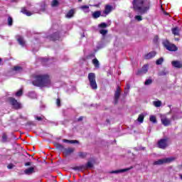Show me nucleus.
<instances>
[{
	"label": "nucleus",
	"mask_w": 182,
	"mask_h": 182,
	"mask_svg": "<svg viewBox=\"0 0 182 182\" xmlns=\"http://www.w3.org/2000/svg\"><path fill=\"white\" fill-rule=\"evenodd\" d=\"M133 8L141 15L146 14L150 9L149 0H134L132 2Z\"/></svg>",
	"instance_id": "f257e3e1"
},
{
	"label": "nucleus",
	"mask_w": 182,
	"mask_h": 182,
	"mask_svg": "<svg viewBox=\"0 0 182 182\" xmlns=\"http://www.w3.org/2000/svg\"><path fill=\"white\" fill-rule=\"evenodd\" d=\"M32 84L37 87H46L50 85V78L48 75H36Z\"/></svg>",
	"instance_id": "f03ea898"
},
{
	"label": "nucleus",
	"mask_w": 182,
	"mask_h": 182,
	"mask_svg": "<svg viewBox=\"0 0 182 182\" xmlns=\"http://www.w3.org/2000/svg\"><path fill=\"white\" fill-rule=\"evenodd\" d=\"M7 100L10 103V105L13 106V109H15L16 110H19V109H22V105H21V102H18V100H16L15 98L9 97Z\"/></svg>",
	"instance_id": "7ed1b4c3"
},
{
	"label": "nucleus",
	"mask_w": 182,
	"mask_h": 182,
	"mask_svg": "<svg viewBox=\"0 0 182 182\" xmlns=\"http://www.w3.org/2000/svg\"><path fill=\"white\" fill-rule=\"evenodd\" d=\"M176 158L174 157H169V158H164L162 159H159L154 162V166H160L161 164H166L167 163H171V161H174Z\"/></svg>",
	"instance_id": "20e7f679"
},
{
	"label": "nucleus",
	"mask_w": 182,
	"mask_h": 182,
	"mask_svg": "<svg viewBox=\"0 0 182 182\" xmlns=\"http://www.w3.org/2000/svg\"><path fill=\"white\" fill-rule=\"evenodd\" d=\"M163 44L164 46L166 47L167 50H170L171 52H176L178 50L177 46H176V45L170 43V42H168V41L167 40L164 41L163 42Z\"/></svg>",
	"instance_id": "39448f33"
},
{
	"label": "nucleus",
	"mask_w": 182,
	"mask_h": 182,
	"mask_svg": "<svg viewBox=\"0 0 182 182\" xmlns=\"http://www.w3.org/2000/svg\"><path fill=\"white\" fill-rule=\"evenodd\" d=\"M48 38L50 41H53V42L59 41L60 39V32H55L53 34L48 36Z\"/></svg>",
	"instance_id": "423d86ee"
},
{
	"label": "nucleus",
	"mask_w": 182,
	"mask_h": 182,
	"mask_svg": "<svg viewBox=\"0 0 182 182\" xmlns=\"http://www.w3.org/2000/svg\"><path fill=\"white\" fill-rule=\"evenodd\" d=\"M75 148H64V150L63 151V154L65 157H68V156H70L72 153H74Z\"/></svg>",
	"instance_id": "0eeeda50"
},
{
	"label": "nucleus",
	"mask_w": 182,
	"mask_h": 182,
	"mask_svg": "<svg viewBox=\"0 0 182 182\" xmlns=\"http://www.w3.org/2000/svg\"><path fill=\"white\" fill-rule=\"evenodd\" d=\"M113 9V7L110 5H106L105 11L102 13V16H107L110 12H112V10Z\"/></svg>",
	"instance_id": "6e6552de"
},
{
	"label": "nucleus",
	"mask_w": 182,
	"mask_h": 182,
	"mask_svg": "<svg viewBox=\"0 0 182 182\" xmlns=\"http://www.w3.org/2000/svg\"><path fill=\"white\" fill-rule=\"evenodd\" d=\"M158 146L159 149H166L167 147V139H161L158 142Z\"/></svg>",
	"instance_id": "1a4fd4ad"
},
{
	"label": "nucleus",
	"mask_w": 182,
	"mask_h": 182,
	"mask_svg": "<svg viewBox=\"0 0 182 182\" xmlns=\"http://www.w3.org/2000/svg\"><path fill=\"white\" fill-rule=\"evenodd\" d=\"M161 123L162 124H164V126H169L170 123H171V121L170 119H168L167 117H166V116L162 115L161 117Z\"/></svg>",
	"instance_id": "9d476101"
},
{
	"label": "nucleus",
	"mask_w": 182,
	"mask_h": 182,
	"mask_svg": "<svg viewBox=\"0 0 182 182\" xmlns=\"http://www.w3.org/2000/svg\"><path fill=\"white\" fill-rule=\"evenodd\" d=\"M149 71V65H144L142 68L138 70L137 75H146V73Z\"/></svg>",
	"instance_id": "9b49d317"
},
{
	"label": "nucleus",
	"mask_w": 182,
	"mask_h": 182,
	"mask_svg": "<svg viewBox=\"0 0 182 182\" xmlns=\"http://www.w3.org/2000/svg\"><path fill=\"white\" fill-rule=\"evenodd\" d=\"M132 168H133V167L112 171H110L109 173L110 174H119V173H124L126 171H129V170H132Z\"/></svg>",
	"instance_id": "f8f14e48"
},
{
	"label": "nucleus",
	"mask_w": 182,
	"mask_h": 182,
	"mask_svg": "<svg viewBox=\"0 0 182 182\" xmlns=\"http://www.w3.org/2000/svg\"><path fill=\"white\" fill-rule=\"evenodd\" d=\"M35 173V168L31 166L24 170V174L26 176H31Z\"/></svg>",
	"instance_id": "ddd939ff"
},
{
	"label": "nucleus",
	"mask_w": 182,
	"mask_h": 182,
	"mask_svg": "<svg viewBox=\"0 0 182 182\" xmlns=\"http://www.w3.org/2000/svg\"><path fill=\"white\" fill-rule=\"evenodd\" d=\"M92 89H97V84L96 83V75L92 73Z\"/></svg>",
	"instance_id": "4468645a"
},
{
	"label": "nucleus",
	"mask_w": 182,
	"mask_h": 182,
	"mask_svg": "<svg viewBox=\"0 0 182 182\" xmlns=\"http://www.w3.org/2000/svg\"><path fill=\"white\" fill-rule=\"evenodd\" d=\"M119 97H120V87H117V90L114 94V104H117L119 101Z\"/></svg>",
	"instance_id": "2eb2a0df"
},
{
	"label": "nucleus",
	"mask_w": 182,
	"mask_h": 182,
	"mask_svg": "<svg viewBox=\"0 0 182 182\" xmlns=\"http://www.w3.org/2000/svg\"><path fill=\"white\" fill-rule=\"evenodd\" d=\"M181 31V28L178 27H174L171 28V32L173 35L175 36H178L180 35V31Z\"/></svg>",
	"instance_id": "dca6fc26"
},
{
	"label": "nucleus",
	"mask_w": 182,
	"mask_h": 182,
	"mask_svg": "<svg viewBox=\"0 0 182 182\" xmlns=\"http://www.w3.org/2000/svg\"><path fill=\"white\" fill-rule=\"evenodd\" d=\"M17 42H18V44L23 47L25 46L26 42L25 40L23 39V37L21 36H17Z\"/></svg>",
	"instance_id": "f3484780"
},
{
	"label": "nucleus",
	"mask_w": 182,
	"mask_h": 182,
	"mask_svg": "<svg viewBox=\"0 0 182 182\" xmlns=\"http://www.w3.org/2000/svg\"><path fill=\"white\" fill-rule=\"evenodd\" d=\"M154 56H156V51H151L144 55V59H152V58H154Z\"/></svg>",
	"instance_id": "a211bd4d"
},
{
	"label": "nucleus",
	"mask_w": 182,
	"mask_h": 182,
	"mask_svg": "<svg viewBox=\"0 0 182 182\" xmlns=\"http://www.w3.org/2000/svg\"><path fill=\"white\" fill-rule=\"evenodd\" d=\"M92 64L94 65L95 70H97V69L100 68V63L99 62L98 59L94 58L92 60Z\"/></svg>",
	"instance_id": "6ab92c4d"
},
{
	"label": "nucleus",
	"mask_w": 182,
	"mask_h": 182,
	"mask_svg": "<svg viewBox=\"0 0 182 182\" xmlns=\"http://www.w3.org/2000/svg\"><path fill=\"white\" fill-rule=\"evenodd\" d=\"M171 64L174 68H182V63L180 61H177V60L172 61Z\"/></svg>",
	"instance_id": "aec40b11"
},
{
	"label": "nucleus",
	"mask_w": 182,
	"mask_h": 182,
	"mask_svg": "<svg viewBox=\"0 0 182 182\" xmlns=\"http://www.w3.org/2000/svg\"><path fill=\"white\" fill-rule=\"evenodd\" d=\"M63 143H69L70 144H79V141L77 140H69L63 139Z\"/></svg>",
	"instance_id": "412c9836"
},
{
	"label": "nucleus",
	"mask_w": 182,
	"mask_h": 182,
	"mask_svg": "<svg viewBox=\"0 0 182 182\" xmlns=\"http://www.w3.org/2000/svg\"><path fill=\"white\" fill-rule=\"evenodd\" d=\"M102 16V12L100 11H97L92 14V18L94 19H97V18H100Z\"/></svg>",
	"instance_id": "4be33fe9"
},
{
	"label": "nucleus",
	"mask_w": 182,
	"mask_h": 182,
	"mask_svg": "<svg viewBox=\"0 0 182 182\" xmlns=\"http://www.w3.org/2000/svg\"><path fill=\"white\" fill-rule=\"evenodd\" d=\"M21 12L24 15H26L27 16H31V15H32V13H31V11H27L26 7H23L21 9Z\"/></svg>",
	"instance_id": "5701e85b"
},
{
	"label": "nucleus",
	"mask_w": 182,
	"mask_h": 182,
	"mask_svg": "<svg viewBox=\"0 0 182 182\" xmlns=\"http://www.w3.org/2000/svg\"><path fill=\"white\" fill-rule=\"evenodd\" d=\"M86 168V166H75L73 168V170H75V171H82V170H85Z\"/></svg>",
	"instance_id": "b1692460"
},
{
	"label": "nucleus",
	"mask_w": 182,
	"mask_h": 182,
	"mask_svg": "<svg viewBox=\"0 0 182 182\" xmlns=\"http://www.w3.org/2000/svg\"><path fill=\"white\" fill-rule=\"evenodd\" d=\"M75 15V10L70 9L66 14V18H72Z\"/></svg>",
	"instance_id": "393cba45"
},
{
	"label": "nucleus",
	"mask_w": 182,
	"mask_h": 182,
	"mask_svg": "<svg viewBox=\"0 0 182 182\" xmlns=\"http://www.w3.org/2000/svg\"><path fill=\"white\" fill-rule=\"evenodd\" d=\"M55 146L56 147V149H58V150H60L63 152V150H65V146H63V145L59 144V143H56L55 144Z\"/></svg>",
	"instance_id": "a878e982"
},
{
	"label": "nucleus",
	"mask_w": 182,
	"mask_h": 182,
	"mask_svg": "<svg viewBox=\"0 0 182 182\" xmlns=\"http://www.w3.org/2000/svg\"><path fill=\"white\" fill-rule=\"evenodd\" d=\"M2 143H6L8 141V135H6V133L4 132L2 134Z\"/></svg>",
	"instance_id": "bb28decb"
},
{
	"label": "nucleus",
	"mask_w": 182,
	"mask_h": 182,
	"mask_svg": "<svg viewBox=\"0 0 182 182\" xmlns=\"http://www.w3.org/2000/svg\"><path fill=\"white\" fill-rule=\"evenodd\" d=\"M87 156V153H86V152H79L78 153V157H80V159H86Z\"/></svg>",
	"instance_id": "cd10ccee"
},
{
	"label": "nucleus",
	"mask_w": 182,
	"mask_h": 182,
	"mask_svg": "<svg viewBox=\"0 0 182 182\" xmlns=\"http://www.w3.org/2000/svg\"><path fill=\"white\" fill-rule=\"evenodd\" d=\"M137 120L139 123H143L144 121V115L143 114H139Z\"/></svg>",
	"instance_id": "c85d7f7f"
},
{
	"label": "nucleus",
	"mask_w": 182,
	"mask_h": 182,
	"mask_svg": "<svg viewBox=\"0 0 182 182\" xmlns=\"http://www.w3.org/2000/svg\"><path fill=\"white\" fill-rule=\"evenodd\" d=\"M111 22L109 21L108 23H102L99 25L100 28H107V26H110Z\"/></svg>",
	"instance_id": "c756f323"
},
{
	"label": "nucleus",
	"mask_w": 182,
	"mask_h": 182,
	"mask_svg": "<svg viewBox=\"0 0 182 182\" xmlns=\"http://www.w3.org/2000/svg\"><path fill=\"white\" fill-rule=\"evenodd\" d=\"M7 21L9 26H12L14 23V19L12 18V17L9 16Z\"/></svg>",
	"instance_id": "7c9ffc66"
},
{
	"label": "nucleus",
	"mask_w": 182,
	"mask_h": 182,
	"mask_svg": "<svg viewBox=\"0 0 182 182\" xmlns=\"http://www.w3.org/2000/svg\"><path fill=\"white\" fill-rule=\"evenodd\" d=\"M153 105L154 106H155V107H160V106H161V101L158 100L153 102Z\"/></svg>",
	"instance_id": "2f4dec72"
},
{
	"label": "nucleus",
	"mask_w": 182,
	"mask_h": 182,
	"mask_svg": "<svg viewBox=\"0 0 182 182\" xmlns=\"http://www.w3.org/2000/svg\"><path fill=\"white\" fill-rule=\"evenodd\" d=\"M149 120L152 123H157V119H156V116H154V115H151L149 117Z\"/></svg>",
	"instance_id": "473e14b6"
},
{
	"label": "nucleus",
	"mask_w": 182,
	"mask_h": 182,
	"mask_svg": "<svg viewBox=\"0 0 182 182\" xmlns=\"http://www.w3.org/2000/svg\"><path fill=\"white\" fill-rule=\"evenodd\" d=\"M23 95V90H19L16 92V97H21V96H22Z\"/></svg>",
	"instance_id": "72a5a7b5"
},
{
	"label": "nucleus",
	"mask_w": 182,
	"mask_h": 182,
	"mask_svg": "<svg viewBox=\"0 0 182 182\" xmlns=\"http://www.w3.org/2000/svg\"><path fill=\"white\" fill-rule=\"evenodd\" d=\"M167 74H168V71H167L166 70H164L159 73V76H166V75H167Z\"/></svg>",
	"instance_id": "f704fd0d"
},
{
	"label": "nucleus",
	"mask_w": 182,
	"mask_h": 182,
	"mask_svg": "<svg viewBox=\"0 0 182 182\" xmlns=\"http://www.w3.org/2000/svg\"><path fill=\"white\" fill-rule=\"evenodd\" d=\"M80 9H82L84 12H89V6H82Z\"/></svg>",
	"instance_id": "c9c22d12"
},
{
	"label": "nucleus",
	"mask_w": 182,
	"mask_h": 182,
	"mask_svg": "<svg viewBox=\"0 0 182 182\" xmlns=\"http://www.w3.org/2000/svg\"><path fill=\"white\" fill-rule=\"evenodd\" d=\"M13 70H15V72H19L21 70H22V67L21 66H14V68H13Z\"/></svg>",
	"instance_id": "e433bc0d"
},
{
	"label": "nucleus",
	"mask_w": 182,
	"mask_h": 182,
	"mask_svg": "<svg viewBox=\"0 0 182 182\" xmlns=\"http://www.w3.org/2000/svg\"><path fill=\"white\" fill-rule=\"evenodd\" d=\"M100 33H101V35H102V36H105V35H106L107 33V30L101 29V30H100Z\"/></svg>",
	"instance_id": "4c0bfd02"
},
{
	"label": "nucleus",
	"mask_w": 182,
	"mask_h": 182,
	"mask_svg": "<svg viewBox=\"0 0 182 182\" xmlns=\"http://www.w3.org/2000/svg\"><path fill=\"white\" fill-rule=\"evenodd\" d=\"M59 5V1L58 0H53L52 2V6H58Z\"/></svg>",
	"instance_id": "58836bf2"
},
{
	"label": "nucleus",
	"mask_w": 182,
	"mask_h": 182,
	"mask_svg": "<svg viewBox=\"0 0 182 182\" xmlns=\"http://www.w3.org/2000/svg\"><path fill=\"white\" fill-rule=\"evenodd\" d=\"M164 60L163 59V58H159V59H158V60H156V63L157 65H161V63H163Z\"/></svg>",
	"instance_id": "ea45409f"
},
{
	"label": "nucleus",
	"mask_w": 182,
	"mask_h": 182,
	"mask_svg": "<svg viewBox=\"0 0 182 182\" xmlns=\"http://www.w3.org/2000/svg\"><path fill=\"white\" fill-rule=\"evenodd\" d=\"M88 79H89V82H90V86H92V73H90L88 74Z\"/></svg>",
	"instance_id": "a19ab883"
},
{
	"label": "nucleus",
	"mask_w": 182,
	"mask_h": 182,
	"mask_svg": "<svg viewBox=\"0 0 182 182\" xmlns=\"http://www.w3.org/2000/svg\"><path fill=\"white\" fill-rule=\"evenodd\" d=\"M152 82H153V80H151V79H148L145 81V85H151Z\"/></svg>",
	"instance_id": "79ce46f5"
},
{
	"label": "nucleus",
	"mask_w": 182,
	"mask_h": 182,
	"mask_svg": "<svg viewBox=\"0 0 182 182\" xmlns=\"http://www.w3.org/2000/svg\"><path fill=\"white\" fill-rule=\"evenodd\" d=\"M56 105H57L58 107H60V99L58 98L56 100Z\"/></svg>",
	"instance_id": "37998d69"
},
{
	"label": "nucleus",
	"mask_w": 182,
	"mask_h": 182,
	"mask_svg": "<svg viewBox=\"0 0 182 182\" xmlns=\"http://www.w3.org/2000/svg\"><path fill=\"white\" fill-rule=\"evenodd\" d=\"M135 19H136V21H139L143 20V18H141V16H135Z\"/></svg>",
	"instance_id": "c03bdc74"
},
{
	"label": "nucleus",
	"mask_w": 182,
	"mask_h": 182,
	"mask_svg": "<svg viewBox=\"0 0 182 182\" xmlns=\"http://www.w3.org/2000/svg\"><path fill=\"white\" fill-rule=\"evenodd\" d=\"M7 168H9V170L14 168V164H10L7 166Z\"/></svg>",
	"instance_id": "a18cd8bd"
},
{
	"label": "nucleus",
	"mask_w": 182,
	"mask_h": 182,
	"mask_svg": "<svg viewBox=\"0 0 182 182\" xmlns=\"http://www.w3.org/2000/svg\"><path fill=\"white\" fill-rule=\"evenodd\" d=\"M24 166H25L26 167H28V166H32V162H26V163L24 164Z\"/></svg>",
	"instance_id": "49530a36"
},
{
	"label": "nucleus",
	"mask_w": 182,
	"mask_h": 182,
	"mask_svg": "<svg viewBox=\"0 0 182 182\" xmlns=\"http://www.w3.org/2000/svg\"><path fill=\"white\" fill-rule=\"evenodd\" d=\"M36 120H38V122H41V121L43 120V118H42L41 117H36Z\"/></svg>",
	"instance_id": "de8ad7c7"
},
{
	"label": "nucleus",
	"mask_w": 182,
	"mask_h": 182,
	"mask_svg": "<svg viewBox=\"0 0 182 182\" xmlns=\"http://www.w3.org/2000/svg\"><path fill=\"white\" fill-rule=\"evenodd\" d=\"M87 167H89L90 168L92 167V161H88L87 162Z\"/></svg>",
	"instance_id": "09e8293b"
},
{
	"label": "nucleus",
	"mask_w": 182,
	"mask_h": 182,
	"mask_svg": "<svg viewBox=\"0 0 182 182\" xmlns=\"http://www.w3.org/2000/svg\"><path fill=\"white\" fill-rule=\"evenodd\" d=\"M83 120V117L81 116L80 117L77 119V122H82Z\"/></svg>",
	"instance_id": "8fccbe9b"
},
{
	"label": "nucleus",
	"mask_w": 182,
	"mask_h": 182,
	"mask_svg": "<svg viewBox=\"0 0 182 182\" xmlns=\"http://www.w3.org/2000/svg\"><path fill=\"white\" fill-rule=\"evenodd\" d=\"M92 6H95V8H99V6H100V4H93Z\"/></svg>",
	"instance_id": "3c124183"
},
{
	"label": "nucleus",
	"mask_w": 182,
	"mask_h": 182,
	"mask_svg": "<svg viewBox=\"0 0 182 182\" xmlns=\"http://www.w3.org/2000/svg\"><path fill=\"white\" fill-rule=\"evenodd\" d=\"M41 60L42 62H48V59L46 58H42Z\"/></svg>",
	"instance_id": "603ef678"
},
{
	"label": "nucleus",
	"mask_w": 182,
	"mask_h": 182,
	"mask_svg": "<svg viewBox=\"0 0 182 182\" xmlns=\"http://www.w3.org/2000/svg\"><path fill=\"white\" fill-rule=\"evenodd\" d=\"M81 37L85 38V33H82V34H81Z\"/></svg>",
	"instance_id": "864d4df0"
},
{
	"label": "nucleus",
	"mask_w": 182,
	"mask_h": 182,
	"mask_svg": "<svg viewBox=\"0 0 182 182\" xmlns=\"http://www.w3.org/2000/svg\"><path fill=\"white\" fill-rule=\"evenodd\" d=\"M180 178L182 180V174L179 175Z\"/></svg>",
	"instance_id": "5fc2aeb1"
},
{
	"label": "nucleus",
	"mask_w": 182,
	"mask_h": 182,
	"mask_svg": "<svg viewBox=\"0 0 182 182\" xmlns=\"http://www.w3.org/2000/svg\"><path fill=\"white\" fill-rule=\"evenodd\" d=\"M155 39H156V41H157V39H159V37H158V36H156V37H155Z\"/></svg>",
	"instance_id": "6e6d98bb"
},
{
	"label": "nucleus",
	"mask_w": 182,
	"mask_h": 182,
	"mask_svg": "<svg viewBox=\"0 0 182 182\" xmlns=\"http://www.w3.org/2000/svg\"><path fill=\"white\" fill-rule=\"evenodd\" d=\"M107 124H109V119H107Z\"/></svg>",
	"instance_id": "4d7b16f0"
},
{
	"label": "nucleus",
	"mask_w": 182,
	"mask_h": 182,
	"mask_svg": "<svg viewBox=\"0 0 182 182\" xmlns=\"http://www.w3.org/2000/svg\"><path fill=\"white\" fill-rule=\"evenodd\" d=\"M172 119H173V120H176V117H173Z\"/></svg>",
	"instance_id": "13d9d810"
},
{
	"label": "nucleus",
	"mask_w": 182,
	"mask_h": 182,
	"mask_svg": "<svg viewBox=\"0 0 182 182\" xmlns=\"http://www.w3.org/2000/svg\"><path fill=\"white\" fill-rule=\"evenodd\" d=\"M175 41H178V38H175Z\"/></svg>",
	"instance_id": "bf43d9fd"
},
{
	"label": "nucleus",
	"mask_w": 182,
	"mask_h": 182,
	"mask_svg": "<svg viewBox=\"0 0 182 182\" xmlns=\"http://www.w3.org/2000/svg\"><path fill=\"white\" fill-rule=\"evenodd\" d=\"M82 0H78V2H82Z\"/></svg>",
	"instance_id": "052dcab7"
},
{
	"label": "nucleus",
	"mask_w": 182,
	"mask_h": 182,
	"mask_svg": "<svg viewBox=\"0 0 182 182\" xmlns=\"http://www.w3.org/2000/svg\"><path fill=\"white\" fill-rule=\"evenodd\" d=\"M0 62H2V59L1 58H0Z\"/></svg>",
	"instance_id": "680f3d73"
}]
</instances>
